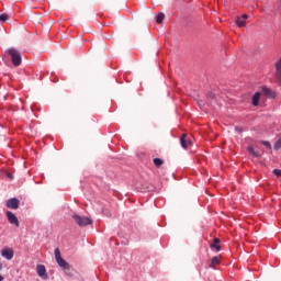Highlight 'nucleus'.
<instances>
[{
    "instance_id": "obj_1",
    "label": "nucleus",
    "mask_w": 281,
    "mask_h": 281,
    "mask_svg": "<svg viewBox=\"0 0 281 281\" xmlns=\"http://www.w3.org/2000/svg\"><path fill=\"white\" fill-rule=\"evenodd\" d=\"M74 221L79 225V227H87V225H91L93 221L87 216H80L78 214L72 215Z\"/></svg>"
},
{
    "instance_id": "obj_2",
    "label": "nucleus",
    "mask_w": 281,
    "mask_h": 281,
    "mask_svg": "<svg viewBox=\"0 0 281 281\" xmlns=\"http://www.w3.org/2000/svg\"><path fill=\"white\" fill-rule=\"evenodd\" d=\"M9 54L11 56V60L12 64L14 65V67H19V65H21V53H19V50L14 49V48H10L9 49Z\"/></svg>"
},
{
    "instance_id": "obj_3",
    "label": "nucleus",
    "mask_w": 281,
    "mask_h": 281,
    "mask_svg": "<svg viewBox=\"0 0 281 281\" xmlns=\"http://www.w3.org/2000/svg\"><path fill=\"white\" fill-rule=\"evenodd\" d=\"M55 260L57 265L61 267V269H69V263L65 259H63V257L60 256V249L58 248L55 249Z\"/></svg>"
},
{
    "instance_id": "obj_4",
    "label": "nucleus",
    "mask_w": 281,
    "mask_h": 281,
    "mask_svg": "<svg viewBox=\"0 0 281 281\" xmlns=\"http://www.w3.org/2000/svg\"><path fill=\"white\" fill-rule=\"evenodd\" d=\"M180 143L182 148H190V146H192V136L182 134L180 137Z\"/></svg>"
},
{
    "instance_id": "obj_5",
    "label": "nucleus",
    "mask_w": 281,
    "mask_h": 281,
    "mask_svg": "<svg viewBox=\"0 0 281 281\" xmlns=\"http://www.w3.org/2000/svg\"><path fill=\"white\" fill-rule=\"evenodd\" d=\"M2 258H5V260H12L14 258V250L9 247H4L1 251Z\"/></svg>"
},
{
    "instance_id": "obj_6",
    "label": "nucleus",
    "mask_w": 281,
    "mask_h": 281,
    "mask_svg": "<svg viewBox=\"0 0 281 281\" xmlns=\"http://www.w3.org/2000/svg\"><path fill=\"white\" fill-rule=\"evenodd\" d=\"M261 93H263V95H266V98H270L271 100L278 98V93L267 87L261 88Z\"/></svg>"
},
{
    "instance_id": "obj_7",
    "label": "nucleus",
    "mask_w": 281,
    "mask_h": 281,
    "mask_svg": "<svg viewBox=\"0 0 281 281\" xmlns=\"http://www.w3.org/2000/svg\"><path fill=\"white\" fill-rule=\"evenodd\" d=\"M20 203L19 199L12 198L7 201V207H9V210H19Z\"/></svg>"
},
{
    "instance_id": "obj_8",
    "label": "nucleus",
    "mask_w": 281,
    "mask_h": 281,
    "mask_svg": "<svg viewBox=\"0 0 281 281\" xmlns=\"http://www.w3.org/2000/svg\"><path fill=\"white\" fill-rule=\"evenodd\" d=\"M7 218L11 225H15V227H19V217L14 215L11 211H7Z\"/></svg>"
},
{
    "instance_id": "obj_9",
    "label": "nucleus",
    "mask_w": 281,
    "mask_h": 281,
    "mask_svg": "<svg viewBox=\"0 0 281 281\" xmlns=\"http://www.w3.org/2000/svg\"><path fill=\"white\" fill-rule=\"evenodd\" d=\"M37 276L42 278V280H47V269H45V266L37 265L36 266Z\"/></svg>"
},
{
    "instance_id": "obj_10",
    "label": "nucleus",
    "mask_w": 281,
    "mask_h": 281,
    "mask_svg": "<svg viewBox=\"0 0 281 281\" xmlns=\"http://www.w3.org/2000/svg\"><path fill=\"white\" fill-rule=\"evenodd\" d=\"M247 19H249L247 14H243L240 18H237V27H245V25H247Z\"/></svg>"
},
{
    "instance_id": "obj_11",
    "label": "nucleus",
    "mask_w": 281,
    "mask_h": 281,
    "mask_svg": "<svg viewBox=\"0 0 281 281\" xmlns=\"http://www.w3.org/2000/svg\"><path fill=\"white\" fill-rule=\"evenodd\" d=\"M260 95H261L260 92H256L252 95V106H258V104H260Z\"/></svg>"
},
{
    "instance_id": "obj_12",
    "label": "nucleus",
    "mask_w": 281,
    "mask_h": 281,
    "mask_svg": "<svg viewBox=\"0 0 281 281\" xmlns=\"http://www.w3.org/2000/svg\"><path fill=\"white\" fill-rule=\"evenodd\" d=\"M221 265V258L218 257H213L211 262H210V268L211 269H216V266Z\"/></svg>"
},
{
    "instance_id": "obj_13",
    "label": "nucleus",
    "mask_w": 281,
    "mask_h": 281,
    "mask_svg": "<svg viewBox=\"0 0 281 281\" xmlns=\"http://www.w3.org/2000/svg\"><path fill=\"white\" fill-rule=\"evenodd\" d=\"M164 19H166V15L164 13H159L157 16H156V22L157 23H164Z\"/></svg>"
},
{
    "instance_id": "obj_14",
    "label": "nucleus",
    "mask_w": 281,
    "mask_h": 281,
    "mask_svg": "<svg viewBox=\"0 0 281 281\" xmlns=\"http://www.w3.org/2000/svg\"><path fill=\"white\" fill-rule=\"evenodd\" d=\"M164 160H161V158H155L154 159V165L156 166V168H159L160 166H162Z\"/></svg>"
},
{
    "instance_id": "obj_15",
    "label": "nucleus",
    "mask_w": 281,
    "mask_h": 281,
    "mask_svg": "<svg viewBox=\"0 0 281 281\" xmlns=\"http://www.w3.org/2000/svg\"><path fill=\"white\" fill-rule=\"evenodd\" d=\"M8 19H10V15H8L7 13H2L0 15L1 23H5V21H8Z\"/></svg>"
},
{
    "instance_id": "obj_16",
    "label": "nucleus",
    "mask_w": 281,
    "mask_h": 281,
    "mask_svg": "<svg viewBox=\"0 0 281 281\" xmlns=\"http://www.w3.org/2000/svg\"><path fill=\"white\" fill-rule=\"evenodd\" d=\"M281 149V138H279L276 143H274V150H280Z\"/></svg>"
},
{
    "instance_id": "obj_17",
    "label": "nucleus",
    "mask_w": 281,
    "mask_h": 281,
    "mask_svg": "<svg viewBox=\"0 0 281 281\" xmlns=\"http://www.w3.org/2000/svg\"><path fill=\"white\" fill-rule=\"evenodd\" d=\"M248 153L250 155H252V157H258V153H256V150H254V147H248Z\"/></svg>"
},
{
    "instance_id": "obj_18",
    "label": "nucleus",
    "mask_w": 281,
    "mask_h": 281,
    "mask_svg": "<svg viewBox=\"0 0 281 281\" xmlns=\"http://www.w3.org/2000/svg\"><path fill=\"white\" fill-rule=\"evenodd\" d=\"M211 249H216V251H221V245L218 244H211Z\"/></svg>"
},
{
    "instance_id": "obj_19",
    "label": "nucleus",
    "mask_w": 281,
    "mask_h": 281,
    "mask_svg": "<svg viewBox=\"0 0 281 281\" xmlns=\"http://www.w3.org/2000/svg\"><path fill=\"white\" fill-rule=\"evenodd\" d=\"M262 144H263V146H267L268 148H271V143H269V142H263Z\"/></svg>"
},
{
    "instance_id": "obj_20",
    "label": "nucleus",
    "mask_w": 281,
    "mask_h": 281,
    "mask_svg": "<svg viewBox=\"0 0 281 281\" xmlns=\"http://www.w3.org/2000/svg\"><path fill=\"white\" fill-rule=\"evenodd\" d=\"M218 243H221V239L214 238V243L213 244L218 245Z\"/></svg>"
},
{
    "instance_id": "obj_21",
    "label": "nucleus",
    "mask_w": 281,
    "mask_h": 281,
    "mask_svg": "<svg viewBox=\"0 0 281 281\" xmlns=\"http://www.w3.org/2000/svg\"><path fill=\"white\" fill-rule=\"evenodd\" d=\"M3 269V263L0 261V271Z\"/></svg>"
},
{
    "instance_id": "obj_22",
    "label": "nucleus",
    "mask_w": 281,
    "mask_h": 281,
    "mask_svg": "<svg viewBox=\"0 0 281 281\" xmlns=\"http://www.w3.org/2000/svg\"><path fill=\"white\" fill-rule=\"evenodd\" d=\"M0 281H3V276L0 274Z\"/></svg>"
}]
</instances>
